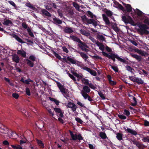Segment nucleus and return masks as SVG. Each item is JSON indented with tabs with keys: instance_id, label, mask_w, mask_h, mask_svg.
<instances>
[{
	"instance_id": "54",
	"label": "nucleus",
	"mask_w": 149,
	"mask_h": 149,
	"mask_svg": "<svg viewBox=\"0 0 149 149\" xmlns=\"http://www.w3.org/2000/svg\"><path fill=\"white\" fill-rule=\"evenodd\" d=\"M142 140L144 142H148L149 143V138L148 136L143 138L142 139Z\"/></svg>"
},
{
	"instance_id": "43",
	"label": "nucleus",
	"mask_w": 149,
	"mask_h": 149,
	"mask_svg": "<svg viewBox=\"0 0 149 149\" xmlns=\"http://www.w3.org/2000/svg\"><path fill=\"white\" fill-rule=\"evenodd\" d=\"M98 94L102 100H104L106 99L105 97L104 94L101 92H98Z\"/></svg>"
},
{
	"instance_id": "35",
	"label": "nucleus",
	"mask_w": 149,
	"mask_h": 149,
	"mask_svg": "<svg viewBox=\"0 0 149 149\" xmlns=\"http://www.w3.org/2000/svg\"><path fill=\"white\" fill-rule=\"evenodd\" d=\"M36 57L35 56V55H32L29 56V59L34 62L36 61Z\"/></svg>"
},
{
	"instance_id": "64",
	"label": "nucleus",
	"mask_w": 149,
	"mask_h": 149,
	"mask_svg": "<svg viewBox=\"0 0 149 149\" xmlns=\"http://www.w3.org/2000/svg\"><path fill=\"white\" fill-rule=\"evenodd\" d=\"M21 55L23 57L25 58L26 57V53L25 51L23 50H22V51Z\"/></svg>"
},
{
	"instance_id": "51",
	"label": "nucleus",
	"mask_w": 149,
	"mask_h": 149,
	"mask_svg": "<svg viewBox=\"0 0 149 149\" xmlns=\"http://www.w3.org/2000/svg\"><path fill=\"white\" fill-rule=\"evenodd\" d=\"M54 111L55 112L57 113V114L58 115V113L60 112L62 110L60 108H54Z\"/></svg>"
},
{
	"instance_id": "30",
	"label": "nucleus",
	"mask_w": 149,
	"mask_h": 149,
	"mask_svg": "<svg viewBox=\"0 0 149 149\" xmlns=\"http://www.w3.org/2000/svg\"><path fill=\"white\" fill-rule=\"evenodd\" d=\"M135 82L139 84H142L143 83V81L141 78H139L138 77L136 78L135 79Z\"/></svg>"
},
{
	"instance_id": "58",
	"label": "nucleus",
	"mask_w": 149,
	"mask_h": 149,
	"mask_svg": "<svg viewBox=\"0 0 149 149\" xmlns=\"http://www.w3.org/2000/svg\"><path fill=\"white\" fill-rule=\"evenodd\" d=\"M67 74H68L69 77L72 79L73 80L75 81L76 79L74 77V76L72 74H70L69 72H67Z\"/></svg>"
},
{
	"instance_id": "59",
	"label": "nucleus",
	"mask_w": 149,
	"mask_h": 149,
	"mask_svg": "<svg viewBox=\"0 0 149 149\" xmlns=\"http://www.w3.org/2000/svg\"><path fill=\"white\" fill-rule=\"evenodd\" d=\"M89 86L90 88L93 89H95L96 88L95 86L92 83H89V84L88 85Z\"/></svg>"
},
{
	"instance_id": "22",
	"label": "nucleus",
	"mask_w": 149,
	"mask_h": 149,
	"mask_svg": "<svg viewBox=\"0 0 149 149\" xmlns=\"http://www.w3.org/2000/svg\"><path fill=\"white\" fill-rule=\"evenodd\" d=\"M80 33L82 35H84L86 36H88L90 35V33L87 32L84 29H81L80 30Z\"/></svg>"
},
{
	"instance_id": "33",
	"label": "nucleus",
	"mask_w": 149,
	"mask_h": 149,
	"mask_svg": "<svg viewBox=\"0 0 149 149\" xmlns=\"http://www.w3.org/2000/svg\"><path fill=\"white\" fill-rule=\"evenodd\" d=\"M13 24L12 22L10 20L8 19L6 20L3 23V24L5 25H8L9 24Z\"/></svg>"
},
{
	"instance_id": "60",
	"label": "nucleus",
	"mask_w": 149,
	"mask_h": 149,
	"mask_svg": "<svg viewBox=\"0 0 149 149\" xmlns=\"http://www.w3.org/2000/svg\"><path fill=\"white\" fill-rule=\"evenodd\" d=\"M93 58H94V59H98L100 60H101L102 59V58L101 57L98 56L94 55L93 56Z\"/></svg>"
},
{
	"instance_id": "23",
	"label": "nucleus",
	"mask_w": 149,
	"mask_h": 149,
	"mask_svg": "<svg viewBox=\"0 0 149 149\" xmlns=\"http://www.w3.org/2000/svg\"><path fill=\"white\" fill-rule=\"evenodd\" d=\"M36 140L38 145L40 146L41 148H43L44 147V144L41 141L37 139H36Z\"/></svg>"
},
{
	"instance_id": "50",
	"label": "nucleus",
	"mask_w": 149,
	"mask_h": 149,
	"mask_svg": "<svg viewBox=\"0 0 149 149\" xmlns=\"http://www.w3.org/2000/svg\"><path fill=\"white\" fill-rule=\"evenodd\" d=\"M75 120L77 123L81 124H82L84 122L80 118H79L78 117L76 118Z\"/></svg>"
},
{
	"instance_id": "44",
	"label": "nucleus",
	"mask_w": 149,
	"mask_h": 149,
	"mask_svg": "<svg viewBox=\"0 0 149 149\" xmlns=\"http://www.w3.org/2000/svg\"><path fill=\"white\" fill-rule=\"evenodd\" d=\"M72 4L74 7L75 8L76 10H78L79 9L80 6L77 3L75 2H73Z\"/></svg>"
},
{
	"instance_id": "40",
	"label": "nucleus",
	"mask_w": 149,
	"mask_h": 149,
	"mask_svg": "<svg viewBox=\"0 0 149 149\" xmlns=\"http://www.w3.org/2000/svg\"><path fill=\"white\" fill-rule=\"evenodd\" d=\"M8 2L10 5L14 7L15 9H17V6L16 5L15 3L12 1H8Z\"/></svg>"
},
{
	"instance_id": "56",
	"label": "nucleus",
	"mask_w": 149,
	"mask_h": 149,
	"mask_svg": "<svg viewBox=\"0 0 149 149\" xmlns=\"http://www.w3.org/2000/svg\"><path fill=\"white\" fill-rule=\"evenodd\" d=\"M124 112L123 113L126 116H129L130 114V111L126 109H124Z\"/></svg>"
},
{
	"instance_id": "6",
	"label": "nucleus",
	"mask_w": 149,
	"mask_h": 149,
	"mask_svg": "<svg viewBox=\"0 0 149 149\" xmlns=\"http://www.w3.org/2000/svg\"><path fill=\"white\" fill-rule=\"evenodd\" d=\"M102 53L103 56L108 58L109 59H111L114 62L116 60L115 58H116L117 59L118 56L117 54H115L114 53H110L111 54L110 55L104 51H102Z\"/></svg>"
},
{
	"instance_id": "48",
	"label": "nucleus",
	"mask_w": 149,
	"mask_h": 149,
	"mask_svg": "<svg viewBox=\"0 0 149 149\" xmlns=\"http://www.w3.org/2000/svg\"><path fill=\"white\" fill-rule=\"evenodd\" d=\"M118 116L122 120H125L127 118L126 116L123 115L118 114Z\"/></svg>"
},
{
	"instance_id": "12",
	"label": "nucleus",
	"mask_w": 149,
	"mask_h": 149,
	"mask_svg": "<svg viewBox=\"0 0 149 149\" xmlns=\"http://www.w3.org/2000/svg\"><path fill=\"white\" fill-rule=\"evenodd\" d=\"M41 11L42 12V14L43 15H45L46 16L49 17L51 16V14L46 9L41 8Z\"/></svg>"
},
{
	"instance_id": "8",
	"label": "nucleus",
	"mask_w": 149,
	"mask_h": 149,
	"mask_svg": "<svg viewBox=\"0 0 149 149\" xmlns=\"http://www.w3.org/2000/svg\"><path fill=\"white\" fill-rule=\"evenodd\" d=\"M63 60L66 63H68V61H69L72 64H75L76 63V61L75 59H73L68 56L66 58V56H64L62 58Z\"/></svg>"
},
{
	"instance_id": "47",
	"label": "nucleus",
	"mask_w": 149,
	"mask_h": 149,
	"mask_svg": "<svg viewBox=\"0 0 149 149\" xmlns=\"http://www.w3.org/2000/svg\"><path fill=\"white\" fill-rule=\"evenodd\" d=\"M97 38L102 41H104L105 40L104 37L102 35H98L97 36Z\"/></svg>"
},
{
	"instance_id": "15",
	"label": "nucleus",
	"mask_w": 149,
	"mask_h": 149,
	"mask_svg": "<svg viewBox=\"0 0 149 149\" xmlns=\"http://www.w3.org/2000/svg\"><path fill=\"white\" fill-rule=\"evenodd\" d=\"M12 37H13L15 38V39L18 42L21 43H25V42L23 41L16 34H13Z\"/></svg>"
},
{
	"instance_id": "46",
	"label": "nucleus",
	"mask_w": 149,
	"mask_h": 149,
	"mask_svg": "<svg viewBox=\"0 0 149 149\" xmlns=\"http://www.w3.org/2000/svg\"><path fill=\"white\" fill-rule=\"evenodd\" d=\"M88 15H87L89 17H90L93 18L94 15L93 14V13L90 10H88L87 11Z\"/></svg>"
},
{
	"instance_id": "63",
	"label": "nucleus",
	"mask_w": 149,
	"mask_h": 149,
	"mask_svg": "<svg viewBox=\"0 0 149 149\" xmlns=\"http://www.w3.org/2000/svg\"><path fill=\"white\" fill-rule=\"evenodd\" d=\"M64 113V112H62V111H61V112L58 113V114L57 115L58 116L60 117L61 118H63L64 117V115L63 113Z\"/></svg>"
},
{
	"instance_id": "28",
	"label": "nucleus",
	"mask_w": 149,
	"mask_h": 149,
	"mask_svg": "<svg viewBox=\"0 0 149 149\" xmlns=\"http://www.w3.org/2000/svg\"><path fill=\"white\" fill-rule=\"evenodd\" d=\"M113 25L112 26V28L116 32H118L119 29L118 27L116 26V23H114L113 24Z\"/></svg>"
},
{
	"instance_id": "62",
	"label": "nucleus",
	"mask_w": 149,
	"mask_h": 149,
	"mask_svg": "<svg viewBox=\"0 0 149 149\" xmlns=\"http://www.w3.org/2000/svg\"><path fill=\"white\" fill-rule=\"evenodd\" d=\"M118 7L119 8L121 9V10L124 11L125 10V9L123 6L120 4H119L118 5Z\"/></svg>"
},
{
	"instance_id": "10",
	"label": "nucleus",
	"mask_w": 149,
	"mask_h": 149,
	"mask_svg": "<svg viewBox=\"0 0 149 149\" xmlns=\"http://www.w3.org/2000/svg\"><path fill=\"white\" fill-rule=\"evenodd\" d=\"M123 5L125 6V11H126L127 12L130 13L132 11V8L130 4H126L123 2L122 3Z\"/></svg>"
},
{
	"instance_id": "2",
	"label": "nucleus",
	"mask_w": 149,
	"mask_h": 149,
	"mask_svg": "<svg viewBox=\"0 0 149 149\" xmlns=\"http://www.w3.org/2000/svg\"><path fill=\"white\" fill-rule=\"evenodd\" d=\"M122 21L126 24L129 23L133 26H136L137 25V24L134 22L132 17L130 16H128L127 17L125 15L122 16Z\"/></svg>"
},
{
	"instance_id": "27",
	"label": "nucleus",
	"mask_w": 149,
	"mask_h": 149,
	"mask_svg": "<svg viewBox=\"0 0 149 149\" xmlns=\"http://www.w3.org/2000/svg\"><path fill=\"white\" fill-rule=\"evenodd\" d=\"M136 146L138 147L139 149H144L145 148V146L144 144H142L139 142H138Z\"/></svg>"
},
{
	"instance_id": "25",
	"label": "nucleus",
	"mask_w": 149,
	"mask_h": 149,
	"mask_svg": "<svg viewBox=\"0 0 149 149\" xmlns=\"http://www.w3.org/2000/svg\"><path fill=\"white\" fill-rule=\"evenodd\" d=\"M72 39L74 41L76 42L82 44L83 42L78 37L75 36H73L72 37Z\"/></svg>"
},
{
	"instance_id": "57",
	"label": "nucleus",
	"mask_w": 149,
	"mask_h": 149,
	"mask_svg": "<svg viewBox=\"0 0 149 149\" xmlns=\"http://www.w3.org/2000/svg\"><path fill=\"white\" fill-rule=\"evenodd\" d=\"M89 72L91 75L94 76H95L97 74V73L96 71L94 70H93L91 69V70Z\"/></svg>"
},
{
	"instance_id": "24",
	"label": "nucleus",
	"mask_w": 149,
	"mask_h": 149,
	"mask_svg": "<svg viewBox=\"0 0 149 149\" xmlns=\"http://www.w3.org/2000/svg\"><path fill=\"white\" fill-rule=\"evenodd\" d=\"M20 81L26 84H29V82H32L33 81L30 79H28L27 80H24L23 78H22L21 79Z\"/></svg>"
},
{
	"instance_id": "61",
	"label": "nucleus",
	"mask_w": 149,
	"mask_h": 149,
	"mask_svg": "<svg viewBox=\"0 0 149 149\" xmlns=\"http://www.w3.org/2000/svg\"><path fill=\"white\" fill-rule=\"evenodd\" d=\"M13 97L16 99H17L19 97V95L16 93H13L12 94Z\"/></svg>"
},
{
	"instance_id": "21",
	"label": "nucleus",
	"mask_w": 149,
	"mask_h": 149,
	"mask_svg": "<svg viewBox=\"0 0 149 149\" xmlns=\"http://www.w3.org/2000/svg\"><path fill=\"white\" fill-rule=\"evenodd\" d=\"M77 46L79 47L82 50H84V49L85 47H88L87 45L84 42H83L82 44L79 43L77 44Z\"/></svg>"
},
{
	"instance_id": "39",
	"label": "nucleus",
	"mask_w": 149,
	"mask_h": 149,
	"mask_svg": "<svg viewBox=\"0 0 149 149\" xmlns=\"http://www.w3.org/2000/svg\"><path fill=\"white\" fill-rule=\"evenodd\" d=\"M96 44L98 46H99V45L98 44H99L100 45V46L99 47V49L100 50H101L103 51L104 49V45L102 44V43L98 42H97L96 43Z\"/></svg>"
},
{
	"instance_id": "14",
	"label": "nucleus",
	"mask_w": 149,
	"mask_h": 149,
	"mask_svg": "<svg viewBox=\"0 0 149 149\" xmlns=\"http://www.w3.org/2000/svg\"><path fill=\"white\" fill-rule=\"evenodd\" d=\"M54 23L56 25L61 24L62 21L57 18L55 17L53 18Z\"/></svg>"
},
{
	"instance_id": "55",
	"label": "nucleus",
	"mask_w": 149,
	"mask_h": 149,
	"mask_svg": "<svg viewBox=\"0 0 149 149\" xmlns=\"http://www.w3.org/2000/svg\"><path fill=\"white\" fill-rule=\"evenodd\" d=\"M26 6L31 9H34L35 8L30 3H27L26 4Z\"/></svg>"
},
{
	"instance_id": "41",
	"label": "nucleus",
	"mask_w": 149,
	"mask_h": 149,
	"mask_svg": "<svg viewBox=\"0 0 149 149\" xmlns=\"http://www.w3.org/2000/svg\"><path fill=\"white\" fill-rule=\"evenodd\" d=\"M117 59L119 61L123 63H126V61L124 59H123L120 57L118 55Z\"/></svg>"
},
{
	"instance_id": "45",
	"label": "nucleus",
	"mask_w": 149,
	"mask_h": 149,
	"mask_svg": "<svg viewBox=\"0 0 149 149\" xmlns=\"http://www.w3.org/2000/svg\"><path fill=\"white\" fill-rule=\"evenodd\" d=\"M111 68H112L116 72H118V69L116 66H113L112 65H110Z\"/></svg>"
},
{
	"instance_id": "26",
	"label": "nucleus",
	"mask_w": 149,
	"mask_h": 149,
	"mask_svg": "<svg viewBox=\"0 0 149 149\" xmlns=\"http://www.w3.org/2000/svg\"><path fill=\"white\" fill-rule=\"evenodd\" d=\"M77 53L79 54H80L81 57L83 58H88V56L86 54L84 53V52H82L79 51Z\"/></svg>"
},
{
	"instance_id": "17",
	"label": "nucleus",
	"mask_w": 149,
	"mask_h": 149,
	"mask_svg": "<svg viewBox=\"0 0 149 149\" xmlns=\"http://www.w3.org/2000/svg\"><path fill=\"white\" fill-rule=\"evenodd\" d=\"M132 57L135 58L138 62H140L142 61V57L141 56L136 54H132L131 55Z\"/></svg>"
},
{
	"instance_id": "9",
	"label": "nucleus",
	"mask_w": 149,
	"mask_h": 149,
	"mask_svg": "<svg viewBox=\"0 0 149 149\" xmlns=\"http://www.w3.org/2000/svg\"><path fill=\"white\" fill-rule=\"evenodd\" d=\"M67 107L71 108L72 111L73 112L76 111L77 107L76 105L73 103L69 102L67 104Z\"/></svg>"
},
{
	"instance_id": "1",
	"label": "nucleus",
	"mask_w": 149,
	"mask_h": 149,
	"mask_svg": "<svg viewBox=\"0 0 149 149\" xmlns=\"http://www.w3.org/2000/svg\"><path fill=\"white\" fill-rule=\"evenodd\" d=\"M138 26L139 28L138 30V31L141 35L145 34L148 35L149 33V31L147 30L149 28L145 24L139 23L138 25Z\"/></svg>"
},
{
	"instance_id": "19",
	"label": "nucleus",
	"mask_w": 149,
	"mask_h": 149,
	"mask_svg": "<svg viewBox=\"0 0 149 149\" xmlns=\"http://www.w3.org/2000/svg\"><path fill=\"white\" fill-rule=\"evenodd\" d=\"M26 64L29 66L32 67L34 65V62L30 60L27 59L25 60Z\"/></svg>"
},
{
	"instance_id": "3",
	"label": "nucleus",
	"mask_w": 149,
	"mask_h": 149,
	"mask_svg": "<svg viewBox=\"0 0 149 149\" xmlns=\"http://www.w3.org/2000/svg\"><path fill=\"white\" fill-rule=\"evenodd\" d=\"M56 84L58 87L64 97L66 98H67V97H69V95L66 92L65 88L64 86L62 85L61 83L58 81L56 82Z\"/></svg>"
},
{
	"instance_id": "36",
	"label": "nucleus",
	"mask_w": 149,
	"mask_h": 149,
	"mask_svg": "<svg viewBox=\"0 0 149 149\" xmlns=\"http://www.w3.org/2000/svg\"><path fill=\"white\" fill-rule=\"evenodd\" d=\"M125 68L126 69V70H128L130 72L132 73H133V72L132 71V70H134V69L132 68L130 66L127 65L125 66Z\"/></svg>"
},
{
	"instance_id": "16",
	"label": "nucleus",
	"mask_w": 149,
	"mask_h": 149,
	"mask_svg": "<svg viewBox=\"0 0 149 149\" xmlns=\"http://www.w3.org/2000/svg\"><path fill=\"white\" fill-rule=\"evenodd\" d=\"M12 59L13 61L17 63H19V61L18 56L15 54L13 55Z\"/></svg>"
},
{
	"instance_id": "11",
	"label": "nucleus",
	"mask_w": 149,
	"mask_h": 149,
	"mask_svg": "<svg viewBox=\"0 0 149 149\" xmlns=\"http://www.w3.org/2000/svg\"><path fill=\"white\" fill-rule=\"evenodd\" d=\"M103 19L105 22L106 24L107 25H109L110 23L108 18L107 17L105 14H103L102 15Z\"/></svg>"
},
{
	"instance_id": "34",
	"label": "nucleus",
	"mask_w": 149,
	"mask_h": 149,
	"mask_svg": "<svg viewBox=\"0 0 149 149\" xmlns=\"http://www.w3.org/2000/svg\"><path fill=\"white\" fill-rule=\"evenodd\" d=\"M11 146L14 149H23V148L19 145H17V146L11 145Z\"/></svg>"
},
{
	"instance_id": "31",
	"label": "nucleus",
	"mask_w": 149,
	"mask_h": 149,
	"mask_svg": "<svg viewBox=\"0 0 149 149\" xmlns=\"http://www.w3.org/2000/svg\"><path fill=\"white\" fill-rule=\"evenodd\" d=\"M99 136L100 137L103 139H105L107 138L106 134L103 132H100V133Z\"/></svg>"
},
{
	"instance_id": "7",
	"label": "nucleus",
	"mask_w": 149,
	"mask_h": 149,
	"mask_svg": "<svg viewBox=\"0 0 149 149\" xmlns=\"http://www.w3.org/2000/svg\"><path fill=\"white\" fill-rule=\"evenodd\" d=\"M91 91V90L89 87L85 85L83 87V90L81 91V94L83 96L88 95V93H89Z\"/></svg>"
},
{
	"instance_id": "53",
	"label": "nucleus",
	"mask_w": 149,
	"mask_h": 149,
	"mask_svg": "<svg viewBox=\"0 0 149 149\" xmlns=\"http://www.w3.org/2000/svg\"><path fill=\"white\" fill-rule=\"evenodd\" d=\"M132 98L134 100V102L132 103V105L134 106H135L137 104V101L136 100V98L134 96Z\"/></svg>"
},
{
	"instance_id": "37",
	"label": "nucleus",
	"mask_w": 149,
	"mask_h": 149,
	"mask_svg": "<svg viewBox=\"0 0 149 149\" xmlns=\"http://www.w3.org/2000/svg\"><path fill=\"white\" fill-rule=\"evenodd\" d=\"M52 53L56 57V58L58 59L59 60H61L62 58L61 56L58 53L54 51H53Z\"/></svg>"
},
{
	"instance_id": "18",
	"label": "nucleus",
	"mask_w": 149,
	"mask_h": 149,
	"mask_svg": "<svg viewBox=\"0 0 149 149\" xmlns=\"http://www.w3.org/2000/svg\"><path fill=\"white\" fill-rule=\"evenodd\" d=\"M83 97L85 99H88V100L91 102V104H93L94 102V100L89 95H87L84 96H83Z\"/></svg>"
},
{
	"instance_id": "49",
	"label": "nucleus",
	"mask_w": 149,
	"mask_h": 149,
	"mask_svg": "<svg viewBox=\"0 0 149 149\" xmlns=\"http://www.w3.org/2000/svg\"><path fill=\"white\" fill-rule=\"evenodd\" d=\"M136 11H135V12L137 14V15L139 16H141L142 15L143 13L138 9H136Z\"/></svg>"
},
{
	"instance_id": "4",
	"label": "nucleus",
	"mask_w": 149,
	"mask_h": 149,
	"mask_svg": "<svg viewBox=\"0 0 149 149\" xmlns=\"http://www.w3.org/2000/svg\"><path fill=\"white\" fill-rule=\"evenodd\" d=\"M81 18L83 20L86 21L87 23L92 24L95 27L97 25V19L96 20L93 19H88L85 15L82 16Z\"/></svg>"
},
{
	"instance_id": "42",
	"label": "nucleus",
	"mask_w": 149,
	"mask_h": 149,
	"mask_svg": "<svg viewBox=\"0 0 149 149\" xmlns=\"http://www.w3.org/2000/svg\"><path fill=\"white\" fill-rule=\"evenodd\" d=\"M81 81L85 85H87L89 84V81L87 79L83 78L81 79Z\"/></svg>"
},
{
	"instance_id": "29",
	"label": "nucleus",
	"mask_w": 149,
	"mask_h": 149,
	"mask_svg": "<svg viewBox=\"0 0 149 149\" xmlns=\"http://www.w3.org/2000/svg\"><path fill=\"white\" fill-rule=\"evenodd\" d=\"M106 11H105V13L108 17H110L113 15V13L112 11L110 10H108L106 9Z\"/></svg>"
},
{
	"instance_id": "13",
	"label": "nucleus",
	"mask_w": 149,
	"mask_h": 149,
	"mask_svg": "<svg viewBox=\"0 0 149 149\" xmlns=\"http://www.w3.org/2000/svg\"><path fill=\"white\" fill-rule=\"evenodd\" d=\"M125 131H127L128 133H130L134 135H136L137 134V132L134 130L131 129L129 128L126 129L125 127L124 129Z\"/></svg>"
},
{
	"instance_id": "20",
	"label": "nucleus",
	"mask_w": 149,
	"mask_h": 149,
	"mask_svg": "<svg viewBox=\"0 0 149 149\" xmlns=\"http://www.w3.org/2000/svg\"><path fill=\"white\" fill-rule=\"evenodd\" d=\"M63 31L65 33L69 34L72 33L73 31L72 28L68 27L65 28Z\"/></svg>"
},
{
	"instance_id": "38",
	"label": "nucleus",
	"mask_w": 149,
	"mask_h": 149,
	"mask_svg": "<svg viewBox=\"0 0 149 149\" xmlns=\"http://www.w3.org/2000/svg\"><path fill=\"white\" fill-rule=\"evenodd\" d=\"M27 30L29 35L32 37L34 38V36L33 33L32 32L31 29L29 27L27 29Z\"/></svg>"
},
{
	"instance_id": "52",
	"label": "nucleus",
	"mask_w": 149,
	"mask_h": 149,
	"mask_svg": "<svg viewBox=\"0 0 149 149\" xmlns=\"http://www.w3.org/2000/svg\"><path fill=\"white\" fill-rule=\"evenodd\" d=\"M25 92L26 95L28 96H30L31 95V92L29 89L27 87L26 88Z\"/></svg>"
},
{
	"instance_id": "5",
	"label": "nucleus",
	"mask_w": 149,
	"mask_h": 149,
	"mask_svg": "<svg viewBox=\"0 0 149 149\" xmlns=\"http://www.w3.org/2000/svg\"><path fill=\"white\" fill-rule=\"evenodd\" d=\"M70 135L71 138V140L73 141H75L77 140H78L81 141L83 140V138L82 136L80 134H74L73 132L70 130L69 131Z\"/></svg>"
},
{
	"instance_id": "32",
	"label": "nucleus",
	"mask_w": 149,
	"mask_h": 149,
	"mask_svg": "<svg viewBox=\"0 0 149 149\" xmlns=\"http://www.w3.org/2000/svg\"><path fill=\"white\" fill-rule=\"evenodd\" d=\"M116 134V138L118 140L120 141L122 139L123 134L119 133H117Z\"/></svg>"
}]
</instances>
